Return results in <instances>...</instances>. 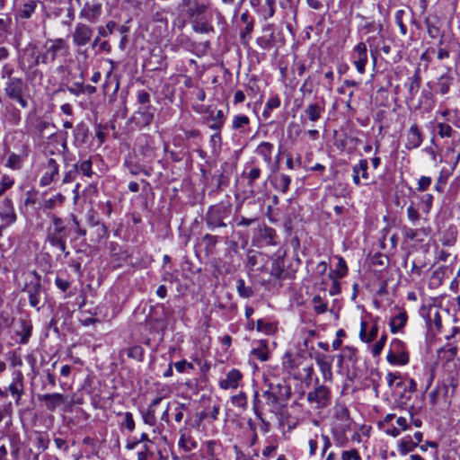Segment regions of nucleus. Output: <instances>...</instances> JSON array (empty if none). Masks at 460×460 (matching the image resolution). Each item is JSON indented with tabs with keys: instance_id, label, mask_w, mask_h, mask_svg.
I'll list each match as a JSON object with an SVG mask.
<instances>
[{
	"instance_id": "1",
	"label": "nucleus",
	"mask_w": 460,
	"mask_h": 460,
	"mask_svg": "<svg viewBox=\"0 0 460 460\" xmlns=\"http://www.w3.org/2000/svg\"><path fill=\"white\" fill-rule=\"evenodd\" d=\"M263 397L271 407V411L276 412L287 405L291 397V388L286 380L270 382L268 389L263 392Z\"/></svg>"
},
{
	"instance_id": "2",
	"label": "nucleus",
	"mask_w": 460,
	"mask_h": 460,
	"mask_svg": "<svg viewBox=\"0 0 460 460\" xmlns=\"http://www.w3.org/2000/svg\"><path fill=\"white\" fill-rule=\"evenodd\" d=\"M231 213L232 204L230 202L222 201L210 206L205 215L207 227L211 231L219 227H226L225 220L231 216Z\"/></svg>"
},
{
	"instance_id": "3",
	"label": "nucleus",
	"mask_w": 460,
	"mask_h": 460,
	"mask_svg": "<svg viewBox=\"0 0 460 460\" xmlns=\"http://www.w3.org/2000/svg\"><path fill=\"white\" fill-rule=\"evenodd\" d=\"M39 65V50L36 45L29 44L18 54V66L23 72L30 73L29 78L34 79L37 75L42 77V73L36 68Z\"/></svg>"
},
{
	"instance_id": "4",
	"label": "nucleus",
	"mask_w": 460,
	"mask_h": 460,
	"mask_svg": "<svg viewBox=\"0 0 460 460\" xmlns=\"http://www.w3.org/2000/svg\"><path fill=\"white\" fill-rule=\"evenodd\" d=\"M306 398L313 408L320 410L332 403V392L327 385L319 384L316 377L314 388L307 394Z\"/></svg>"
},
{
	"instance_id": "5",
	"label": "nucleus",
	"mask_w": 460,
	"mask_h": 460,
	"mask_svg": "<svg viewBox=\"0 0 460 460\" xmlns=\"http://www.w3.org/2000/svg\"><path fill=\"white\" fill-rule=\"evenodd\" d=\"M36 280L27 283L24 287V291L28 295L29 304L31 307L40 311L44 305L42 302V295L44 294V288L40 283V276L34 272Z\"/></svg>"
},
{
	"instance_id": "6",
	"label": "nucleus",
	"mask_w": 460,
	"mask_h": 460,
	"mask_svg": "<svg viewBox=\"0 0 460 460\" xmlns=\"http://www.w3.org/2000/svg\"><path fill=\"white\" fill-rule=\"evenodd\" d=\"M93 36V29L86 23L77 22L71 34L73 45L75 48H83L89 44Z\"/></svg>"
},
{
	"instance_id": "7",
	"label": "nucleus",
	"mask_w": 460,
	"mask_h": 460,
	"mask_svg": "<svg viewBox=\"0 0 460 460\" xmlns=\"http://www.w3.org/2000/svg\"><path fill=\"white\" fill-rule=\"evenodd\" d=\"M44 49L52 62L59 57H66L69 54V45L63 38L48 40L44 44Z\"/></svg>"
},
{
	"instance_id": "8",
	"label": "nucleus",
	"mask_w": 460,
	"mask_h": 460,
	"mask_svg": "<svg viewBox=\"0 0 460 460\" xmlns=\"http://www.w3.org/2000/svg\"><path fill=\"white\" fill-rule=\"evenodd\" d=\"M102 13V4L97 0L86 1L79 12V18L90 23L98 21Z\"/></svg>"
},
{
	"instance_id": "9",
	"label": "nucleus",
	"mask_w": 460,
	"mask_h": 460,
	"mask_svg": "<svg viewBox=\"0 0 460 460\" xmlns=\"http://www.w3.org/2000/svg\"><path fill=\"white\" fill-rule=\"evenodd\" d=\"M43 174L40 179L39 185L46 187L59 178V164L56 159L49 157L43 165Z\"/></svg>"
},
{
	"instance_id": "10",
	"label": "nucleus",
	"mask_w": 460,
	"mask_h": 460,
	"mask_svg": "<svg viewBox=\"0 0 460 460\" xmlns=\"http://www.w3.org/2000/svg\"><path fill=\"white\" fill-rule=\"evenodd\" d=\"M424 23L429 38L442 40V39L451 37L450 35H446L445 31L442 30L443 22L437 14H429L425 18Z\"/></svg>"
},
{
	"instance_id": "11",
	"label": "nucleus",
	"mask_w": 460,
	"mask_h": 460,
	"mask_svg": "<svg viewBox=\"0 0 460 460\" xmlns=\"http://www.w3.org/2000/svg\"><path fill=\"white\" fill-rule=\"evenodd\" d=\"M7 154L8 158L4 166L12 170H21L29 155V146L26 144H22L18 153L7 150Z\"/></svg>"
},
{
	"instance_id": "12",
	"label": "nucleus",
	"mask_w": 460,
	"mask_h": 460,
	"mask_svg": "<svg viewBox=\"0 0 460 460\" xmlns=\"http://www.w3.org/2000/svg\"><path fill=\"white\" fill-rule=\"evenodd\" d=\"M52 226L49 227L47 232V240L49 243H52L55 240H66L67 229L64 225V221L61 217L56 215L51 216Z\"/></svg>"
},
{
	"instance_id": "13",
	"label": "nucleus",
	"mask_w": 460,
	"mask_h": 460,
	"mask_svg": "<svg viewBox=\"0 0 460 460\" xmlns=\"http://www.w3.org/2000/svg\"><path fill=\"white\" fill-rule=\"evenodd\" d=\"M351 60L359 74H364L367 63V49L365 42H358L352 50Z\"/></svg>"
},
{
	"instance_id": "14",
	"label": "nucleus",
	"mask_w": 460,
	"mask_h": 460,
	"mask_svg": "<svg viewBox=\"0 0 460 460\" xmlns=\"http://www.w3.org/2000/svg\"><path fill=\"white\" fill-rule=\"evenodd\" d=\"M352 423L348 408L344 405H337L334 409V420L332 429L350 430Z\"/></svg>"
},
{
	"instance_id": "15",
	"label": "nucleus",
	"mask_w": 460,
	"mask_h": 460,
	"mask_svg": "<svg viewBox=\"0 0 460 460\" xmlns=\"http://www.w3.org/2000/svg\"><path fill=\"white\" fill-rule=\"evenodd\" d=\"M314 358L323 375L324 381H332V366L334 360L333 356L322 352H315Z\"/></svg>"
},
{
	"instance_id": "16",
	"label": "nucleus",
	"mask_w": 460,
	"mask_h": 460,
	"mask_svg": "<svg viewBox=\"0 0 460 460\" xmlns=\"http://www.w3.org/2000/svg\"><path fill=\"white\" fill-rule=\"evenodd\" d=\"M181 6L191 19L203 16L208 9V4L199 0H181Z\"/></svg>"
},
{
	"instance_id": "17",
	"label": "nucleus",
	"mask_w": 460,
	"mask_h": 460,
	"mask_svg": "<svg viewBox=\"0 0 460 460\" xmlns=\"http://www.w3.org/2000/svg\"><path fill=\"white\" fill-rule=\"evenodd\" d=\"M0 218L3 221L0 229L8 227L16 221L17 217L13 201L10 199L5 198L0 202Z\"/></svg>"
},
{
	"instance_id": "18",
	"label": "nucleus",
	"mask_w": 460,
	"mask_h": 460,
	"mask_svg": "<svg viewBox=\"0 0 460 460\" xmlns=\"http://www.w3.org/2000/svg\"><path fill=\"white\" fill-rule=\"evenodd\" d=\"M155 111L151 105L141 106L135 112L132 120L139 128L148 127L154 119Z\"/></svg>"
},
{
	"instance_id": "19",
	"label": "nucleus",
	"mask_w": 460,
	"mask_h": 460,
	"mask_svg": "<svg viewBox=\"0 0 460 460\" xmlns=\"http://www.w3.org/2000/svg\"><path fill=\"white\" fill-rule=\"evenodd\" d=\"M324 110L323 100L321 102L310 103L305 107L303 114H301V120L303 122L307 120L311 122H316L322 118Z\"/></svg>"
},
{
	"instance_id": "20",
	"label": "nucleus",
	"mask_w": 460,
	"mask_h": 460,
	"mask_svg": "<svg viewBox=\"0 0 460 460\" xmlns=\"http://www.w3.org/2000/svg\"><path fill=\"white\" fill-rule=\"evenodd\" d=\"M358 16L364 22V23L359 24L358 27V32L361 36H366V35H369L372 33H377V35H379L380 38L382 39V41H384V38H385L384 34H383L384 26L382 23L376 22L375 21H368L363 15L358 14Z\"/></svg>"
},
{
	"instance_id": "21",
	"label": "nucleus",
	"mask_w": 460,
	"mask_h": 460,
	"mask_svg": "<svg viewBox=\"0 0 460 460\" xmlns=\"http://www.w3.org/2000/svg\"><path fill=\"white\" fill-rule=\"evenodd\" d=\"M243 374L236 368H232L226 374V377L219 380L218 385L223 390L236 389L240 386Z\"/></svg>"
},
{
	"instance_id": "22",
	"label": "nucleus",
	"mask_w": 460,
	"mask_h": 460,
	"mask_svg": "<svg viewBox=\"0 0 460 460\" xmlns=\"http://www.w3.org/2000/svg\"><path fill=\"white\" fill-rule=\"evenodd\" d=\"M27 89V84L21 77L10 78L5 83L4 92L8 98L13 99L20 94H23Z\"/></svg>"
},
{
	"instance_id": "23",
	"label": "nucleus",
	"mask_w": 460,
	"mask_h": 460,
	"mask_svg": "<svg viewBox=\"0 0 460 460\" xmlns=\"http://www.w3.org/2000/svg\"><path fill=\"white\" fill-rule=\"evenodd\" d=\"M457 45V42L454 39V37H448L447 39H442V40H438L437 43L436 52L437 58L439 61L444 59H447L450 58V52L454 51L455 47Z\"/></svg>"
},
{
	"instance_id": "24",
	"label": "nucleus",
	"mask_w": 460,
	"mask_h": 460,
	"mask_svg": "<svg viewBox=\"0 0 460 460\" xmlns=\"http://www.w3.org/2000/svg\"><path fill=\"white\" fill-rule=\"evenodd\" d=\"M207 113L208 114V128L214 131H221L226 119V115L224 112V111L217 110V111H215L208 109Z\"/></svg>"
},
{
	"instance_id": "25",
	"label": "nucleus",
	"mask_w": 460,
	"mask_h": 460,
	"mask_svg": "<svg viewBox=\"0 0 460 460\" xmlns=\"http://www.w3.org/2000/svg\"><path fill=\"white\" fill-rule=\"evenodd\" d=\"M423 141V136L417 124H413L408 130L405 147L408 150L418 148Z\"/></svg>"
},
{
	"instance_id": "26",
	"label": "nucleus",
	"mask_w": 460,
	"mask_h": 460,
	"mask_svg": "<svg viewBox=\"0 0 460 460\" xmlns=\"http://www.w3.org/2000/svg\"><path fill=\"white\" fill-rule=\"evenodd\" d=\"M40 401L45 402L46 408L54 411L56 409L65 402V395L59 393L46 394L39 396Z\"/></svg>"
},
{
	"instance_id": "27",
	"label": "nucleus",
	"mask_w": 460,
	"mask_h": 460,
	"mask_svg": "<svg viewBox=\"0 0 460 460\" xmlns=\"http://www.w3.org/2000/svg\"><path fill=\"white\" fill-rule=\"evenodd\" d=\"M420 314L425 319L427 324L429 325L430 323L433 322L438 330L441 329L442 320L438 310L431 307L428 309L422 306L420 310Z\"/></svg>"
},
{
	"instance_id": "28",
	"label": "nucleus",
	"mask_w": 460,
	"mask_h": 460,
	"mask_svg": "<svg viewBox=\"0 0 460 460\" xmlns=\"http://www.w3.org/2000/svg\"><path fill=\"white\" fill-rule=\"evenodd\" d=\"M395 390L397 392H402L401 397L405 399H410V395H406L407 393L412 394L417 390V384L411 378L400 379L395 384Z\"/></svg>"
},
{
	"instance_id": "29",
	"label": "nucleus",
	"mask_w": 460,
	"mask_h": 460,
	"mask_svg": "<svg viewBox=\"0 0 460 460\" xmlns=\"http://www.w3.org/2000/svg\"><path fill=\"white\" fill-rule=\"evenodd\" d=\"M274 151V146L270 142L262 141L261 142L256 149L255 153L262 157L263 161L269 166H272V153Z\"/></svg>"
},
{
	"instance_id": "30",
	"label": "nucleus",
	"mask_w": 460,
	"mask_h": 460,
	"mask_svg": "<svg viewBox=\"0 0 460 460\" xmlns=\"http://www.w3.org/2000/svg\"><path fill=\"white\" fill-rule=\"evenodd\" d=\"M8 390L13 397H16V403H19V400L23 394V376L21 371L15 373V376L9 385Z\"/></svg>"
},
{
	"instance_id": "31",
	"label": "nucleus",
	"mask_w": 460,
	"mask_h": 460,
	"mask_svg": "<svg viewBox=\"0 0 460 460\" xmlns=\"http://www.w3.org/2000/svg\"><path fill=\"white\" fill-rule=\"evenodd\" d=\"M32 324L30 320L21 319L15 331L16 334L21 337L20 343L27 344L31 335Z\"/></svg>"
},
{
	"instance_id": "32",
	"label": "nucleus",
	"mask_w": 460,
	"mask_h": 460,
	"mask_svg": "<svg viewBox=\"0 0 460 460\" xmlns=\"http://www.w3.org/2000/svg\"><path fill=\"white\" fill-rule=\"evenodd\" d=\"M231 128L241 134L247 133L250 129V119L244 114H237L233 117Z\"/></svg>"
},
{
	"instance_id": "33",
	"label": "nucleus",
	"mask_w": 460,
	"mask_h": 460,
	"mask_svg": "<svg viewBox=\"0 0 460 460\" xmlns=\"http://www.w3.org/2000/svg\"><path fill=\"white\" fill-rule=\"evenodd\" d=\"M338 358L340 365L346 363L354 366L358 362V350L353 347H344Z\"/></svg>"
},
{
	"instance_id": "34",
	"label": "nucleus",
	"mask_w": 460,
	"mask_h": 460,
	"mask_svg": "<svg viewBox=\"0 0 460 460\" xmlns=\"http://www.w3.org/2000/svg\"><path fill=\"white\" fill-rule=\"evenodd\" d=\"M367 323L364 321L360 323V331H359V338L363 342L369 343L373 341L378 334V326L377 324H374L369 332H367Z\"/></svg>"
},
{
	"instance_id": "35",
	"label": "nucleus",
	"mask_w": 460,
	"mask_h": 460,
	"mask_svg": "<svg viewBox=\"0 0 460 460\" xmlns=\"http://www.w3.org/2000/svg\"><path fill=\"white\" fill-rule=\"evenodd\" d=\"M418 446V442H415L411 436L407 435L399 440L397 449L400 455L405 456L412 452Z\"/></svg>"
},
{
	"instance_id": "36",
	"label": "nucleus",
	"mask_w": 460,
	"mask_h": 460,
	"mask_svg": "<svg viewBox=\"0 0 460 460\" xmlns=\"http://www.w3.org/2000/svg\"><path fill=\"white\" fill-rule=\"evenodd\" d=\"M281 105L280 97L278 94H271L265 103L264 110L262 111V117L264 119H268L271 116L273 110L279 109Z\"/></svg>"
},
{
	"instance_id": "37",
	"label": "nucleus",
	"mask_w": 460,
	"mask_h": 460,
	"mask_svg": "<svg viewBox=\"0 0 460 460\" xmlns=\"http://www.w3.org/2000/svg\"><path fill=\"white\" fill-rule=\"evenodd\" d=\"M75 142L77 145H84L89 139V128L85 123H78L74 129Z\"/></svg>"
},
{
	"instance_id": "38",
	"label": "nucleus",
	"mask_w": 460,
	"mask_h": 460,
	"mask_svg": "<svg viewBox=\"0 0 460 460\" xmlns=\"http://www.w3.org/2000/svg\"><path fill=\"white\" fill-rule=\"evenodd\" d=\"M453 82L454 77L448 72L441 75L437 83L438 92L442 95L448 93Z\"/></svg>"
},
{
	"instance_id": "39",
	"label": "nucleus",
	"mask_w": 460,
	"mask_h": 460,
	"mask_svg": "<svg viewBox=\"0 0 460 460\" xmlns=\"http://www.w3.org/2000/svg\"><path fill=\"white\" fill-rule=\"evenodd\" d=\"M146 326L150 332H163L167 326L166 317H159L154 318L153 316H149L146 320Z\"/></svg>"
},
{
	"instance_id": "40",
	"label": "nucleus",
	"mask_w": 460,
	"mask_h": 460,
	"mask_svg": "<svg viewBox=\"0 0 460 460\" xmlns=\"http://www.w3.org/2000/svg\"><path fill=\"white\" fill-rule=\"evenodd\" d=\"M402 234L404 237L410 241L422 242L423 236L427 235L426 229L421 227L420 229H412L407 226L402 227Z\"/></svg>"
},
{
	"instance_id": "41",
	"label": "nucleus",
	"mask_w": 460,
	"mask_h": 460,
	"mask_svg": "<svg viewBox=\"0 0 460 460\" xmlns=\"http://www.w3.org/2000/svg\"><path fill=\"white\" fill-rule=\"evenodd\" d=\"M241 21L245 24L244 29H243L240 32V36L242 39H246L251 37V33L253 31L254 21L250 16L248 11H245L241 14Z\"/></svg>"
},
{
	"instance_id": "42",
	"label": "nucleus",
	"mask_w": 460,
	"mask_h": 460,
	"mask_svg": "<svg viewBox=\"0 0 460 460\" xmlns=\"http://www.w3.org/2000/svg\"><path fill=\"white\" fill-rule=\"evenodd\" d=\"M178 446L184 452H190L191 450L197 448L198 442L190 435L182 433L180 436Z\"/></svg>"
},
{
	"instance_id": "43",
	"label": "nucleus",
	"mask_w": 460,
	"mask_h": 460,
	"mask_svg": "<svg viewBox=\"0 0 460 460\" xmlns=\"http://www.w3.org/2000/svg\"><path fill=\"white\" fill-rule=\"evenodd\" d=\"M407 320H408L407 313L405 311H401L397 315H395L391 320V323H390L391 332L393 333H395V332H399L400 330H402L405 326Z\"/></svg>"
},
{
	"instance_id": "44",
	"label": "nucleus",
	"mask_w": 460,
	"mask_h": 460,
	"mask_svg": "<svg viewBox=\"0 0 460 460\" xmlns=\"http://www.w3.org/2000/svg\"><path fill=\"white\" fill-rule=\"evenodd\" d=\"M291 183V177L285 174L280 173L275 177L274 186L275 189L280 191L281 193H287L289 190V185Z\"/></svg>"
},
{
	"instance_id": "45",
	"label": "nucleus",
	"mask_w": 460,
	"mask_h": 460,
	"mask_svg": "<svg viewBox=\"0 0 460 460\" xmlns=\"http://www.w3.org/2000/svg\"><path fill=\"white\" fill-rule=\"evenodd\" d=\"M75 165L78 173H81L84 177L91 178L94 173L93 171V163L91 158L79 160L75 164Z\"/></svg>"
},
{
	"instance_id": "46",
	"label": "nucleus",
	"mask_w": 460,
	"mask_h": 460,
	"mask_svg": "<svg viewBox=\"0 0 460 460\" xmlns=\"http://www.w3.org/2000/svg\"><path fill=\"white\" fill-rule=\"evenodd\" d=\"M456 228L450 226L442 233L440 242L445 246H454L456 243Z\"/></svg>"
},
{
	"instance_id": "47",
	"label": "nucleus",
	"mask_w": 460,
	"mask_h": 460,
	"mask_svg": "<svg viewBox=\"0 0 460 460\" xmlns=\"http://www.w3.org/2000/svg\"><path fill=\"white\" fill-rule=\"evenodd\" d=\"M192 28L199 33H209L214 30L212 25L203 19V16L192 18Z\"/></svg>"
},
{
	"instance_id": "48",
	"label": "nucleus",
	"mask_w": 460,
	"mask_h": 460,
	"mask_svg": "<svg viewBox=\"0 0 460 460\" xmlns=\"http://www.w3.org/2000/svg\"><path fill=\"white\" fill-rule=\"evenodd\" d=\"M373 35H369L366 40V44L367 43L370 48V54L373 58L374 63L376 62L377 55L379 52V39L382 40L379 35L377 33Z\"/></svg>"
},
{
	"instance_id": "49",
	"label": "nucleus",
	"mask_w": 460,
	"mask_h": 460,
	"mask_svg": "<svg viewBox=\"0 0 460 460\" xmlns=\"http://www.w3.org/2000/svg\"><path fill=\"white\" fill-rule=\"evenodd\" d=\"M263 256L261 253L250 250L247 252V261L245 264L246 269L249 271H253L256 270L257 265L259 264L260 260H262Z\"/></svg>"
},
{
	"instance_id": "50",
	"label": "nucleus",
	"mask_w": 460,
	"mask_h": 460,
	"mask_svg": "<svg viewBox=\"0 0 460 460\" xmlns=\"http://www.w3.org/2000/svg\"><path fill=\"white\" fill-rule=\"evenodd\" d=\"M127 356L138 362L143 361L145 356V349L139 345H134L128 349H123Z\"/></svg>"
},
{
	"instance_id": "51",
	"label": "nucleus",
	"mask_w": 460,
	"mask_h": 460,
	"mask_svg": "<svg viewBox=\"0 0 460 460\" xmlns=\"http://www.w3.org/2000/svg\"><path fill=\"white\" fill-rule=\"evenodd\" d=\"M65 199H66V198L64 195H62L61 193H58L55 196H53L48 199H45L43 208L45 209L52 210V209L56 208L57 207L62 206L63 203L65 202Z\"/></svg>"
},
{
	"instance_id": "52",
	"label": "nucleus",
	"mask_w": 460,
	"mask_h": 460,
	"mask_svg": "<svg viewBox=\"0 0 460 460\" xmlns=\"http://www.w3.org/2000/svg\"><path fill=\"white\" fill-rule=\"evenodd\" d=\"M408 80L410 81L408 92L409 94L413 98L417 94L421 82L419 69L416 70L414 75L411 77H409Z\"/></svg>"
},
{
	"instance_id": "53",
	"label": "nucleus",
	"mask_w": 460,
	"mask_h": 460,
	"mask_svg": "<svg viewBox=\"0 0 460 460\" xmlns=\"http://www.w3.org/2000/svg\"><path fill=\"white\" fill-rule=\"evenodd\" d=\"M387 361L393 365H406L409 362L408 353H387Z\"/></svg>"
},
{
	"instance_id": "54",
	"label": "nucleus",
	"mask_w": 460,
	"mask_h": 460,
	"mask_svg": "<svg viewBox=\"0 0 460 460\" xmlns=\"http://www.w3.org/2000/svg\"><path fill=\"white\" fill-rule=\"evenodd\" d=\"M220 446V443L216 440H208L205 441L203 447L206 448V454L208 460H213L217 458V449Z\"/></svg>"
},
{
	"instance_id": "55",
	"label": "nucleus",
	"mask_w": 460,
	"mask_h": 460,
	"mask_svg": "<svg viewBox=\"0 0 460 460\" xmlns=\"http://www.w3.org/2000/svg\"><path fill=\"white\" fill-rule=\"evenodd\" d=\"M368 169V163L367 159H360L358 164L353 165L352 172H356L358 174H361V177L368 181L369 180V174L367 172Z\"/></svg>"
},
{
	"instance_id": "56",
	"label": "nucleus",
	"mask_w": 460,
	"mask_h": 460,
	"mask_svg": "<svg viewBox=\"0 0 460 460\" xmlns=\"http://www.w3.org/2000/svg\"><path fill=\"white\" fill-rule=\"evenodd\" d=\"M445 275L444 267L438 268L434 270L429 278V286L433 288H438L442 284L443 279Z\"/></svg>"
},
{
	"instance_id": "57",
	"label": "nucleus",
	"mask_w": 460,
	"mask_h": 460,
	"mask_svg": "<svg viewBox=\"0 0 460 460\" xmlns=\"http://www.w3.org/2000/svg\"><path fill=\"white\" fill-rule=\"evenodd\" d=\"M252 353L261 361H266L269 359V351L266 342L263 341H260V345L257 348H253Z\"/></svg>"
},
{
	"instance_id": "58",
	"label": "nucleus",
	"mask_w": 460,
	"mask_h": 460,
	"mask_svg": "<svg viewBox=\"0 0 460 460\" xmlns=\"http://www.w3.org/2000/svg\"><path fill=\"white\" fill-rule=\"evenodd\" d=\"M236 289L238 295L243 298H249L253 296V290L252 287L246 286L245 281L242 279H239L236 281Z\"/></svg>"
},
{
	"instance_id": "59",
	"label": "nucleus",
	"mask_w": 460,
	"mask_h": 460,
	"mask_svg": "<svg viewBox=\"0 0 460 460\" xmlns=\"http://www.w3.org/2000/svg\"><path fill=\"white\" fill-rule=\"evenodd\" d=\"M349 430H341L338 429H332V433L334 438V441L337 446L339 447H345L348 444V438L346 436V433Z\"/></svg>"
},
{
	"instance_id": "60",
	"label": "nucleus",
	"mask_w": 460,
	"mask_h": 460,
	"mask_svg": "<svg viewBox=\"0 0 460 460\" xmlns=\"http://www.w3.org/2000/svg\"><path fill=\"white\" fill-rule=\"evenodd\" d=\"M406 15V11L402 9L397 10L394 13V22L399 27L401 34L403 36L407 34V27L403 22V18Z\"/></svg>"
},
{
	"instance_id": "61",
	"label": "nucleus",
	"mask_w": 460,
	"mask_h": 460,
	"mask_svg": "<svg viewBox=\"0 0 460 460\" xmlns=\"http://www.w3.org/2000/svg\"><path fill=\"white\" fill-rule=\"evenodd\" d=\"M256 329L258 332L270 334L275 332L276 326L271 322H266L263 319H259L256 323Z\"/></svg>"
},
{
	"instance_id": "62",
	"label": "nucleus",
	"mask_w": 460,
	"mask_h": 460,
	"mask_svg": "<svg viewBox=\"0 0 460 460\" xmlns=\"http://www.w3.org/2000/svg\"><path fill=\"white\" fill-rule=\"evenodd\" d=\"M66 171L65 172L63 180H62V183H64V184L70 183V182L74 181L78 174V171H77L75 164H73L70 166V168H69V165L66 164Z\"/></svg>"
},
{
	"instance_id": "63",
	"label": "nucleus",
	"mask_w": 460,
	"mask_h": 460,
	"mask_svg": "<svg viewBox=\"0 0 460 460\" xmlns=\"http://www.w3.org/2000/svg\"><path fill=\"white\" fill-rule=\"evenodd\" d=\"M117 23L114 21H109L104 26H99L97 29L98 34L103 38L109 37L114 31Z\"/></svg>"
},
{
	"instance_id": "64",
	"label": "nucleus",
	"mask_w": 460,
	"mask_h": 460,
	"mask_svg": "<svg viewBox=\"0 0 460 460\" xmlns=\"http://www.w3.org/2000/svg\"><path fill=\"white\" fill-rule=\"evenodd\" d=\"M341 460H362V457L358 449L349 448L341 451Z\"/></svg>"
}]
</instances>
